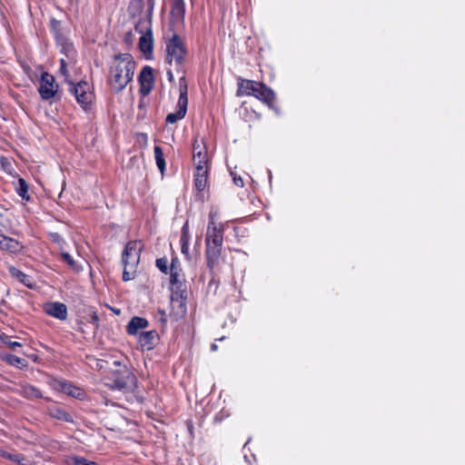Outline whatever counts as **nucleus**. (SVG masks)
<instances>
[{
    "label": "nucleus",
    "mask_w": 465,
    "mask_h": 465,
    "mask_svg": "<svg viewBox=\"0 0 465 465\" xmlns=\"http://www.w3.org/2000/svg\"><path fill=\"white\" fill-rule=\"evenodd\" d=\"M58 389L61 390L65 394L72 396L74 398L82 399L84 397V391L64 381H57Z\"/></svg>",
    "instance_id": "obj_20"
},
{
    "label": "nucleus",
    "mask_w": 465,
    "mask_h": 465,
    "mask_svg": "<svg viewBox=\"0 0 465 465\" xmlns=\"http://www.w3.org/2000/svg\"><path fill=\"white\" fill-rule=\"evenodd\" d=\"M183 280V275L179 267L178 262L176 260H173L171 264V283L182 285Z\"/></svg>",
    "instance_id": "obj_22"
},
{
    "label": "nucleus",
    "mask_w": 465,
    "mask_h": 465,
    "mask_svg": "<svg viewBox=\"0 0 465 465\" xmlns=\"http://www.w3.org/2000/svg\"><path fill=\"white\" fill-rule=\"evenodd\" d=\"M61 53L64 55L60 59L59 72L65 79L71 76V71L75 65V50L71 42L63 39L59 43Z\"/></svg>",
    "instance_id": "obj_6"
},
{
    "label": "nucleus",
    "mask_w": 465,
    "mask_h": 465,
    "mask_svg": "<svg viewBox=\"0 0 465 465\" xmlns=\"http://www.w3.org/2000/svg\"><path fill=\"white\" fill-rule=\"evenodd\" d=\"M153 153L157 167L159 168L161 173H163L165 170V161L161 147L154 146Z\"/></svg>",
    "instance_id": "obj_28"
},
{
    "label": "nucleus",
    "mask_w": 465,
    "mask_h": 465,
    "mask_svg": "<svg viewBox=\"0 0 465 465\" xmlns=\"http://www.w3.org/2000/svg\"><path fill=\"white\" fill-rule=\"evenodd\" d=\"M70 78L71 76L68 79H65L70 84V93L74 94L81 107L84 110H86L89 105H91L94 98L92 85L86 81H81L77 84H74Z\"/></svg>",
    "instance_id": "obj_5"
},
{
    "label": "nucleus",
    "mask_w": 465,
    "mask_h": 465,
    "mask_svg": "<svg viewBox=\"0 0 465 465\" xmlns=\"http://www.w3.org/2000/svg\"><path fill=\"white\" fill-rule=\"evenodd\" d=\"M16 455H17V452H10L5 450L0 449V457L9 460L13 462H15Z\"/></svg>",
    "instance_id": "obj_32"
},
{
    "label": "nucleus",
    "mask_w": 465,
    "mask_h": 465,
    "mask_svg": "<svg viewBox=\"0 0 465 465\" xmlns=\"http://www.w3.org/2000/svg\"><path fill=\"white\" fill-rule=\"evenodd\" d=\"M3 343L10 347L12 350H16V348H19L22 346V344L18 341H11L7 339H3Z\"/></svg>",
    "instance_id": "obj_34"
},
{
    "label": "nucleus",
    "mask_w": 465,
    "mask_h": 465,
    "mask_svg": "<svg viewBox=\"0 0 465 465\" xmlns=\"http://www.w3.org/2000/svg\"><path fill=\"white\" fill-rule=\"evenodd\" d=\"M193 160L196 169L200 167L208 168L209 157L206 146L202 141L197 139L193 146Z\"/></svg>",
    "instance_id": "obj_12"
},
{
    "label": "nucleus",
    "mask_w": 465,
    "mask_h": 465,
    "mask_svg": "<svg viewBox=\"0 0 465 465\" xmlns=\"http://www.w3.org/2000/svg\"><path fill=\"white\" fill-rule=\"evenodd\" d=\"M67 465H98L94 461L88 460L78 456L69 457L66 460Z\"/></svg>",
    "instance_id": "obj_29"
},
{
    "label": "nucleus",
    "mask_w": 465,
    "mask_h": 465,
    "mask_svg": "<svg viewBox=\"0 0 465 465\" xmlns=\"http://www.w3.org/2000/svg\"><path fill=\"white\" fill-rule=\"evenodd\" d=\"M167 74H168V75H169V79H170V80H172V79H173V74H172L171 70H168Z\"/></svg>",
    "instance_id": "obj_40"
},
{
    "label": "nucleus",
    "mask_w": 465,
    "mask_h": 465,
    "mask_svg": "<svg viewBox=\"0 0 465 465\" xmlns=\"http://www.w3.org/2000/svg\"><path fill=\"white\" fill-rule=\"evenodd\" d=\"M148 326V322L144 318L134 317L131 319L127 325V332L130 335H139V331L145 329Z\"/></svg>",
    "instance_id": "obj_18"
},
{
    "label": "nucleus",
    "mask_w": 465,
    "mask_h": 465,
    "mask_svg": "<svg viewBox=\"0 0 465 465\" xmlns=\"http://www.w3.org/2000/svg\"><path fill=\"white\" fill-rule=\"evenodd\" d=\"M142 248L143 243L138 241H131L126 244L123 252V262L124 265L123 272L124 281L127 282L134 278Z\"/></svg>",
    "instance_id": "obj_3"
},
{
    "label": "nucleus",
    "mask_w": 465,
    "mask_h": 465,
    "mask_svg": "<svg viewBox=\"0 0 465 465\" xmlns=\"http://www.w3.org/2000/svg\"><path fill=\"white\" fill-rule=\"evenodd\" d=\"M185 5L183 0H174L172 9L171 15L175 23H183L184 19Z\"/></svg>",
    "instance_id": "obj_19"
},
{
    "label": "nucleus",
    "mask_w": 465,
    "mask_h": 465,
    "mask_svg": "<svg viewBox=\"0 0 465 465\" xmlns=\"http://www.w3.org/2000/svg\"><path fill=\"white\" fill-rule=\"evenodd\" d=\"M223 244H206V259L209 268L213 269L218 263Z\"/></svg>",
    "instance_id": "obj_15"
},
{
    "label": "nucleus",
    "mask_w": 465,
    "mask_h": 465,
    "mask_svg": "<svg viewBox=\"0 0 465 465\" xmlns=\"http://www.w3.org/2000/svg\"><path fill=\"white\" fill-rule=\"evenodd\" d=\"M63 260L74 271L78 272L82 270V267L78 264V262L74 260L73 257L65 252H61Z\"/></svg>",
    "instance_id": "obj_30"
},
{
    "label": "nucleus",
    "mask_w": 465,
    "mask_h": 465,
    "mask_svg": "<svg viewBox=\"0 0 465 465\" xmlns=\"http://www.w3.org/2000/svg\"><path fill=\"white\" fill-rule=\"evenodd\" d=\"M180 95L177 102V110L174 113H170L166 117V122L174 124L178 120L183 119L187 111L188 98H187V84L183 78H181L179 84Z\"/></svg>",
    "instance_id": "obj_10"
},
{
    "label": "nucleus",
    "mask_w": 465,
    "mask_h": 465,
    "mask_svg": "<svg viewBox=\"0 0 465 465\" xmlns=\"http://www.w3.org/2000/svg\"><path fill=\"white\" fill-rule=\"evenodd\" d=\"M139 81L141 84V93L143 94H147L152 89L153 86V71L150 67H144L139 76Z\"/></svg>",
    "instance_id": "obj_14"
},
{
    "label": "nucleus",
    "mask_w": 465,
    "mask_h": 465,
    "mask_svg": "<svg viewBox=\"0 0 465 465\" xmlns=\"http://www.w3.org/2000/svg\"><path fill=\"white\" fill-rule=\"evenodd\" d=\"M21 392L24 394V396L30 399H38L42 397V394L38 389L28 384L22 386Z\"/></svg>",
    "instance_id": "obj_26"
},
{
    "label": "nucleus",
    "mask_w": 465,
    "mask_h": 465,
    "mask_svg": "<svg viewBox=\"0 0 465 465\" xmlns=\"http://www.w3.org/2000/svg\"><path fill=\"white\" fill-rule=\"evenodd\" d=\"M223 227L218 222L217 211L212 210L209 214V223L206 232V244H223Z\"/></svg>",
    "instance_id": "obj_8"
},
{
    "label": "nucleus",
    "mask_w": 465,
    "mask_h": 465,
    "mask_svg": "<svg viewBox=\"0 0 465 465\" xmlns=\"http://www.w3.org/2000/svg\"><path fill=\"white\" fill-rule=\"evenodd\" d=\"M2 359L12 366H15L18 368L26 367V361L24 359L19 358L17 356L12 354H5L2 356Z\"/></svg>",
    "instance_id": "obj_25"
},
{
    "label": "nucleus",
    "mask_w": 465,
    "mask_h": 465,
    "mask_svg": "<svg viewBox=\"0 0 465 465\" xmlns=\"http://www.w3.org/2000/svg\"><path fill=\"white\" fill-rule=\"evenodd\" d=\"M9 272L14 278L17 279L20 282H22L25 286H27L29 288L34 287L33 279L30 276L24 273L23 272H21L20 270H18L15 267H10Z\"/></svg>",
    "instance_id": "obj_23"
},
{
    "label": "nucleus",
    "mask_w": 465,
    "mask_h": 465,
    "mask_svg": "<svg viewBox=\"0 0 465 465\" xmlns=\"http://www.w3.org/2000/svg\"><path fill=\"white\" fill-rule=\"evenodd\" d=\"M52 416L58 420H66V421L72 420L70 415L68 413H66L64 411L60 410V409L54 410L52 411Z\"/></svg>",
    "instance_id": "obj_31"
},
{
    "label": "nucleus",
    "mask_w": 465,
    "mask_h": 465,
    "mask_svg": "<svg viewBox=\"0 0 465 465\" xmlns=\"http://www.w3.org/2000/svg\"><path fill=\"white\" fill-rule=\"evenodd\" d=\"M45 312L51 316L64 320L67 316L66 306L60 302H51L45 305Z\"/></svg>",
    "instance_id": "obj_17"
},
{
    "label": "nucleus",
    "mask_w": 465,
    "mask_h": 465,
    "mask_svg": "<svg viewBox=\"0 0 465 465\" xmlns=\"http://www.w3.org/2000/svg\"><path fill=\"white\" fill-rule=\"evenodd\" d=\"M0 342H3V339L2 338H0Z\"/></svg>",
    "instance_id": "obj_42"
},
{
    "label": "nucleus",
    "mask_w": 465,
    "mask_h": 465,
    "mask_svg": "<svg viewBox=\"0 0 465 465\" xmlns=\"http://www.w3.org/2000/svg\"><path fill=\"white\" fill-rule=\"evenodd\" d=\"M166 53L167 63L171 66L174 65L176 68H178L184 60L186 50L181 39L174 35L166 46Z\"/></svg>",
    "instance_id": "obj_7"
},
{
    "label": "nucleus",
    "mask_w": 465,
    "mask_h": 465,
    "mask_svg": "<svg viewBox=\"0 0 465 465\" xmlns=\"http://www.w3.org/2000/svg\"><path fill=\"white\" fill-rule=\"evenodd\" d=\"M15 462L18 465H32L31 461L25 456L19 453H17Z\"/></svg>",
    "instance_id": "obj_33"
},
{
    "label": "nucleus",
    "mask_w": 465,
    "mask_h": 465,
    "mask_svg": "<svg viewBox=\"0 0 465 465\" xmlns=\"http://www.w3.org/2000/svg\"><path fill=\"white\" fill-rule=\"evenodd\" d=\"M173 302H177V303H179V305H180V306L184 307V305H183V301H181V300L173 301ZM183 311L184 312V311H185V308H183Z\"/></svg>",
    "instance_id": "obj_37"
},
{
    "label": "nucleus",
    "mask_w": 465,
    "mask_h": 465,
    "mask_svg": "<svg viewBox=\"0 0 465 465\" xmlns=\"http://www.w3.org/2000/svg\"><path fill=\"white\" fill-rule=\"evenodd\" d=\"M92 319H93L94 322H98V316L95 313L93 314Z\"/></svg>",
    "instance_id": "obj_38"
},
{
    "label": "nucleus",
    "mask_w": 465,
    "mask_h": 465,
    "mask_svg": "<svg viewBox=\"0 0 465 465\" xmlns=\"http://www.w3.org/2000/svg\"><path fill=\"white\" fill-rule=\"evenodd\" d=\"M158 340V334L154 331H141L137 337L138 343L143 351L152 350Z\"/></svg>",
    "instance_id": "obj_13"
},
{
    "label": "nucleus",
    "mask_w": 465,
    "mask_h": 465,
    "mask_svg": "<svg viewBox=\"0 0 465 465\" xmlns=\"http://www.w3.org/2000/svg\"><path fill=\"white\" fill-rule=\"evenodd\" d=\"M135 32L140 35V50L143 54H150L153 47L151 22L149 20H141L135 26Z\"/></svg>",
    "instance_id": "obj_9"
},
{
    "label": "nucleus",
    "mask_w": 465,
    "mask_h": 465,
    "mask_svg": "<svg viewBox=\"0 0 465 465\" xmlns=\"http://www.w3.org/2000/svg\"><path fill=\"white\" fill-rule=\"evenodd\" d=\"M208 168L200 167L195 173V186L199 191L204 189L207 183Z\"/></svg>",
    "instance_id": "obj_24"
},
{
    "label": "nucleus",
    "mask_w": 465,
    "mask_h": 465,
    "mask_svg": "<svg viewBox=\"0 0 465 465\" xmlns=\"http://www.w3.org/2000/svg\"><path fill=\"white\" fill-rule=\"evenodd\" d=\"M118 365V369L113 371L105 384L112 390H132L136 385V377L125 366Z\"/></svg>",
    "instance_id": "obj_4"
},
{
    "label": "nucleus",
    "mask_w": 465,
    "mask_h": 465,
    "mask_svg": "<svg viewBox=\"0 0 465 465\" xmlns=\"http://www.w3.org/2000/svg\"><path fill=\"white\" fill-rule=\"evenodd\" d=\"M149 8L152 9L153 6V0H148Z\"/></svg>",
    "instance_id": "obj_39"
},
{
    "label": "nucleus",
    "mask_w": 465,
    "mask_h": 465,
    "mask_svg": "<svg viewBox=\"0 0 465 465\" xmlns=\"http://www.w3.org/2000/svg\"><path fill=\"white\" fill-rule=\"evenodd\" d=\"M57 90L58 85L55 84L54 76L46 72L43 73L38 88L41 97L44 100L51 99L54 96Z\"/></svg>",
    "instance_id": "obj_11"
},
{
    "label": "nucleus",
    "mask_w": 465,
    "mask_h": 465,
    "mask_svg": "<svg viewBox=\"0 0 465 465\" xmlns=\"http://www.w3.org/2000/svg\"><path fill=\"white\" fill-rule=\"evenodd\" d=\"M156 265L162 272H166L167 270V260L165 259H158L156 261Z\"/></svg>",
    "instance_id": "obj_35"
},
{
    "label": "nucleus",
    "mask_w": 465,
    "mask_h": 465,
    "mask_svg": "<svg viewBox=\"0 0 465 465\" xmlns=\"http://www.w3.org/2000/svg\"><path fill=\"white\" fill-rule=\"evenodd\" d=\"M135 63L129 54H118L114 57L110 69L109 83L112 88L120 92L132 81Z\"/></svg>",
    "instance_id": "obj_1"
},
{
    "label": "nucleus",
    "mask_w": 465,
    "mask_h": 465,
    "mask_svg": "<svg viewBox=\"0 0 465 465\" xmlns=\"http://www.w3.org/2000/svg\"><path fill=\"white\" fill-rule=\"evenodd\" d=\"M237 95H253L270 107L272 106L275 97L273 91L264 84L245 79L239 82Z\"/></svg>",
    "instance_id": "obj_2"
},
{
    "label": "nucleus",
    "mask_w": 465,
    "mask_h": 465,
    "mask_svg": "<svg viewBox=\"0 0 465 465\" xmlns=\"http://www.w3.org/2000/svg\"><path fill=\"white\" fill-rule=\"evenodd\" d=\"M212 350L213 351H216L217 350V345L216 344H213L212 345Z\"/></svg>",
    "instance_id": "obj_41"
},
{
    "label": "nucleus",
    "mask_w": 465,
    "mask_h": 465,
    "mask_svg": "<svg viewBox=\"0 0 465 465\" xmlns=\"http://www.w3.org/2000/svg\"><path fill=\"white\" fill-rule=\"evenodd\" d=\"M190 232H189V224L185 223L182 228V235L180 239L181 242V252L185 256L186 259H190L189 252V244H190Z\"/></svg>",
    "instance_id": "obj_21"
},
{
    "label": "nucleus",
    "mask_w": 465,
    "mask_h": 465,
    "mask_svg": "<svg viewBox=\"0 0 465 465\" xmlns=\"http://www.w3.org/2000/svg\"><path fill=\"white\" fill-rule=\"evenodd\" d=\"M21 249L22 245L18 241L0 233V250L15 253Z\"/></svg>",
    "instance_id": "obj_16"
},
{
    "label": "nucleus",
    "mask_w": 465,
    "mask_h": 465,
    "mask_svg": "<svg viewBox=\"0 0 465 465\" xmlns=\"http://www.w3.org/2000/svg\"><path fill=\"white\" fill-rule=\"evenodd\" d=\"M232 175L234 184L238 187H242L244 184L242 179L240 176H236L232 173Z\"/></svg>",
    "instance_id": "obj_36"
},
{
    "label": "nucleus",
    "mask_w": 465,
    "mask_h": 465,
    "mask_svg": "<svg viewBox=\"0 0 465 465\" xmlns=\"http://www.w3.org/2000/svg\"><path fill=\"white\" fill-rule=\"evenodd\" d=\"M15 190L18 195L21 196L24 200H29L30 197L28 195V185L23 178L18 179Z\"/></svg>",
    "instance_id": "obj_27"
}]
</instances>
